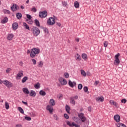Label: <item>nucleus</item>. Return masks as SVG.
Wrapping results in <instances>:
<instances>
[{
  "label": "nucleus",
  "mask_w": 127,
  "mask_h": 127,
  "mask_svg": "<svg viewBox=\"0 0 127 127\" xmlns=\"http://www.w3.org/2000/svg\"><path fill=\"white\" fill-rule=\"evenodd\" d=\"M39 53H40V50L39 49L33 48L31 50L30 57L34 58Z\"/></svg>",
  "instance_id": "1"
},
{
  "label": "nucleus",
  "mask_w": 127,
  "mask_h": 127,
  "mask_svg": "<svg viewBox=\"0 0 127 127\" xmlns=\"http://www.w3.org/2000/svg\"><path fill=\"white\" fill-rule=\"evenodd\" d=\"M32 31L34 36H38V35H39V33H40V30L36 27H33L32 28Z\"/></svg>",
  "instance_id": "2"
},
{
  "label": "nucleus",
  "mask_w": 127,
  "mask_h": 127,
  "mask_svg": "<svg viewBox=\"0 0 127 127\" xmlns=\"http://www.w3.org/2000/svg\"><path fill=\"white\" fill-rule=\"evenodd\" d=\"M78 117L79 118V120H80L82 123H85L87 120V118L85 117V114L83 113H81L78 114Z\"/></svg>",
  "instance_id": "3"
},
{
  "label": "nucleus",
  "mask_w": 127,
  "mask_h": 127,
  "mask_svg": "<svg viewBox=\"0 0 127 127\" xmlns=\"http://www.w3.org/2000/svg\"><path fill=\"white\" fill-rule=\"evenodd\" d=\"M120 53H118L115 56L114 65H116V66H119V64L121 63L120 59H119V57H120Z\"/></svg>",
  "instance_id": "4"
},
{
  "label": "nucleus",
  "mask_w": 127,
  "mask_h": 127,
  "mask_svg": "<svg viewBox=\"0 0 127 127\" xmlns=\"http://www.w3.org/2000/svg\"><path fill=\"white\" fill-rule=\"evenodd\" d=\"M55 22H56L55 19L52 17H51L47 20V23L48 25H54V24H55Z\"/></svg>",
  "instance_id": "5"
},
{
  "label": "nucleus",
  "mask_w": 127,
  "mask_h": 127,
  "mask_svg": "<svg viewBox=\"0 0 127 127\" xmlns=\"http://www.w3.org/2000/svg\"><path fill=\"white\" fill-rule=\"evenodd\" d=\"M23 76V71L20 70L17 74L16 76V80H20L21 79V77Z\"/></svg>",
  "instance_id": "6"
},
{
  "label": "nucleus",
  "mask_w": 127,
  "mask_h": 127,
  "mask_svg": "<svg viewBox=\"0 0 127 127\" xmlns=\"http://www.w3.org/2000/svg\"><path fill=\"white\" fill-rule=\"evenodd\" d=\"M47 11L45 10L39 13V16L41 18H45L46 16H47Z\"/></svg>",
  "instance_id": "7"
},
{
  "label": "nucleus",
  "mask_w": 127,
  "mask_h": 127,
  "mask_svg": "<svg viewBox=\"0 0 127 127\" xmlns=\"http://www.w3.org/2000/svg\"><path fill=\"white\" fill-rule=\"evenodd\" d=\"M3 84H4L5 86H6V87H7L8 88H11V87H12V83L8 81V80H5L3 81Z\"/></svg>",
  "instance_id": "8"
},
{
  "label": "nucleus",
  "mask_w": 127,
  "mask_h": 127,
  "mask_svg": "<svg viewBox=\"0 0 127 127\" xmlns=\"http://www.w3.org/2000/svg\"><path fill=\"white\" fill-rule=\"evenodd\" d=\"M59 81L61 85H66L67 84V80L63 77H60L59 78Z\"/></svg>",
  "instance_id": "9"
},
{
  "label": "nucleus",
  "mask_w": 127,
  "mask_h": 127,
  "mask_svg": "<svg viewBox=\"0 0 127 127\" xmlns=\"http://www.w3.org/2000/svg\"><path fill=\"white\" fill-rule=\"evenodd\" d=\"M19 8V7L16 5V4H13L11 7V9L12 11H15Z\"/></svg>",
  "instance_id": "10"
},
{
  "label": "nucleus",
  "mask_w": 127,
  "mask_h": 127,
  "mask_svg": "<svg viewBox=\"0 0 127 127\" xmlns=\"http://www.w3.org/2000/svg\"><path fill=\"white\" fill-rule=\"evenodd\" d=\"M109 103L111 105H113V106H115L116 108H119V104H118L117 102H115V101L110 100Z\"/></svg>",
  "instance_id": "11"
},
{
  "label": "nucleus",
  "mask_w": 127,
  "mask_h": 127,
  "mask_svg": "<svg viewBox=\"0 0 127 127\" xmlns=\"http://www.w3.org/2000/svg\"><path fill=\"white\" fill-rule=\"evenodd\" d=\"M47 110L49 111L50 114H52V113H53V107L51 105L47 106Z\"/></svg>",
  "instance_id": "12"
},
{
  "label": "nucleus",
  "mask_w": 127,
  "mask_h": 127,
  "mask_svg": "<svg viewBox=\"0 0 127 127\" xmlns=\"http://www.w3.org/2000/svg\"><path fill=\"white\" fill-rule=\"evenodd\" d=\"M114 120L117 122V123H119L120 121H121V117H120V115H116L114 116Z\"/></svg>",
  "instance_id": "13"
},
{
  "label": "nucleus",
  "mask_w": 127,
  "mask_h": 127,
  "mask_svg": "<svg viewBox=\"0 0 127 127\" xmlns=\"http://www.w3.org/2000/svg\"><path fill=\"white\" fill-rule=\"evenodd\" d=\"M68 85L71 87V88H74V86H76V82H71V80L68 81Z\"/></svg>",
  "instance_id": "14"
},
{
  "label": "nucleus",
  "mask_w": 127,
  "mask_h": 127,
  "mask_svg": "<svg viewBox=\"0 0 127 127\" xmlns=\"http://www.w3.org/2000/svg\"><path fill=\"white\" fill-rule=\"evenodd\" d=\"M56 104V102H55V100L53 99H51L50 100V105L51 106H55V104Z\"/></svg>",
  "instance_id": "15"
},
{
  "label": "nucleus",
  "mask_w": 127,
  "mask_h": 127,
  "mask_svg": "<svg viewBox=\"0 0 127 127\" xmlns=\"http://www.w3.org/2000/svg\"><path fill=\"white\" fill-rule=\"evenodd\" d=\"M22 91L23 92V93H24L25 94L28 95V94H29V91H28V89H27V88L25 87L23 88L22 89Z\"/></svg>",
  "instance_id": "16"
},
{
  "label": "nucleus",
  "mask_w": 127,
  "mask_h": 127,
  "mask_svg": "<svg viewBox=\"0 0 127 127\" xmlns=\"http://www.w3.org/2000/svg\"><path fill=\"white\" fill-rule=\"evenodd\" d=\"M97 102H104V97L103 96L98 97L96 98Z\"/></svg>",
  "instance_id": "17"
},
{
  "label": "nucleus",
  "mask_w": 127,
  "mask_h": 127,
  "mask_svg": "<svg viewBox=\"0 0 127 127\" xmlns=\"http://www.w3.org/2000/svg\"><path fill=\"white\" fill-rule=\"evenodd\" d=\"M12 27L13 29H14V30H16L18 27V24L17 23H14L12 24Z\"/></svg>",
  "instance_id": "18"
},
{
  "label": "nucleus",
  "mask_w": 127,
  "mask_h": 127,
  "mask_svg": "<svg viewBox=\"0 0 127 127\" xmlns=\"http://www.w3.org/2000/svg\"><path fill=\"white\" fill-rule=\"evenodd\" d=\"M30 96L31 97H35V96H36V93L33 90H31L30 91Z\"/></svg>",
  "instance_id": "19"
},
{
  "label": "nucleus",
  "mask_w": 127,
  "mask_h": 127,
  "mask_svg": "<svg viewBox=\"0 0 127 127\" xmlns=\"http://www.w3.org/2000/svg\"><path fill=\"white\" fill-rule=\"evenodd\" d=\"M73 121L75 122V123H77V124H80V119L78 117H74Z\"/></svg>",
  "instance_id": "20"
},
{
  "label": "nucleus",
  "mask_w": 127,
  "mask_h": 127,
  "mask_svg": "<svg viewBox=\"0 0 127 127\" xmlns=\"http://www.w3.org/2000/svg\"><path fill=\"white\" fill-rule=\"evenodd\" d=\"M13 38V34H9L8 35V36H7L8 40H12Z\"/></svg>",
  "instance_id": "21"
},
{
  "label": "nucleus",
  "mask_w": 127,
  "mask_h": 127,
  "mask_svg": "<svg viewBox=\"0 0 127 127\" xmlns=\"http://www.w3.org/2000/svg\"><path fill=\"white\" fill-rule=\"evenodd\" d=\"M70 110H71L70 107L66 105L65 106V111L67 113V114H70Z\"/></svg>",
  "instance_id": "22"
},
{
  "label": "nucleus",
  "mask_w": 127,
  "mask_h": 127,
  "mask_svg": "<svg viewBox=\"0 0 127 127\" xmlns=\"http://www.w3.org/2000/svg\"><path fill=\"white\" fill-rule=\"evenodd\" d=\"M81 57L85 61L88 60V57H87V54H82Z\"/></svg>",
  "instance_id": "23"
},
{
  "label": "nucleus",
  "mask_w": 127,
  "mask_h": 127,
  "mask_svg": "<svg viewBox=\"0 0 127 127\" xmlns=\"http://www.w3.org/2000/svg\"><path fill=\"white\" fill-rule=\"evenodd\" d=\"M70 103L72 105H73V106H75V105H76V101L74 99V98H73V97L70 98Z\"/></svg>",
  "instance_id": "24"
},
{
  "label": "nucleus",
  "mask_w": 127,
  "mask_h": 127,
  "mask_svg": "<svg viewBox=\"0 0 127 127\" xmlns=\"http://www.w3.org/2000/svg\"><path fill=\"white\" fill-rule=\"evenodd\" d=\"M8 20V19L6 17H5L4 19L1 20V23H6Z\"/></svg>",
  "instance_id": "25"
},
{
  "label": "nucleus",
  "mask_w": 127,
  "mask_h": 127,
  "mask_svg": "<svg viewBox=\"0 0 127 127\" xmlns=\"http://www.w3.org/2000/svg\"><path fill=\"white\" fill-rule=\"evenodd\" d=\"M76 60H78V61H81V56L79 55V54H76V55L75 56Z\"/></svg>",
  "instance_id": "26"
},
{
  "label": "nucleus",
  "mask_w": 127,
  "mask_h": 127,
  "mask_svg": "<svg viewBox=\"0 0 127 127\" xmlns=\"http://www.w3.org/2000/svg\"><path fill=\"white\" fill-rule=\"evenodd\" d=\"M74 5L76 8H79V6H80V4H79V2H78V1H77L74 2Z\"/></svg>",
  "instance_id": "27"
},
{
  "label": "nucleus",
  "mask_w": 127,
  "mask_h": 127,
  "mask_svg": "<svg viewBox=\"0 0 127 127\" xmlns=\"http://www.w3.org/2000/svg\"><path fill=\"white\" fill-rule=\"evenodd\" d=\"M16 16L18 18V19H20V18H21V17L22 16V15L20 13H17L16 14Z\"/></svg>",
  "instance_id": "28"
},
{
  "label": "nucleus",
  "mask_w": 127,
  "mask_h": 127,
  "mask_svg": "<svg viewBox=\"0 0 127 127\" xmlns=\"http://www.w3.org/2000/svg\"><path fill=\"white\" fill-rule=\"evenodd\" d=\"M5 108L6 110H8L9 109V104L7 102H5Z\"/></svg>",
  "instance_id": "29"
},
{
  "label": "nucleus",
  "mask_w": 127,
  "mask_h": 127,
  "mask_svg": "<svg viewBox=\"0 0 127 127\" xmlns=\"http://www.w3.org/2000/svg\"><path fill=\"white\" fill-rule=\"evenodd\" d=\"M39 94L41 96H45L46 95V92L43 90H41L39 92Z\"/></svg>",
  "instance_id": "30"
},
{
  "label": "nucleus",
  "mask_w": 127,
  "mask_h": 127,
  "mask_svg": "<svg viewBox=\"0 0 127 127\" xmlns=\"http://www.w3.org/2000/svg\"><path fill=\"white\" fill-rule=\"evenodd\" d=\"M27 80H28V77H27V76L24 77L22 79V83H25Z\"/></svg>",
  "instance_id": "31"
},
{
  "label": "nucleus",
  "mask_w": 127,
  "mask_h": 127,
  "mask_svg": "<svg viewBox=\"0 0 127 127\" xmlns=\"http://www.w3.org/2000/svg\"><path fill=\"white\" fill-rule=\"evenodd\" d=\"M34 87L35 89H39L40 88V83L39 82L37 83L36 84L34 85Z\"/></svg>",
  "instance_id": "32"
},
{
  "label": "nucleus",
  "mask_w": 127,
  "mask_h": 127,
  "mask_svg": "<svg viewBox=\"0 0 127 127\" xmlns=\"http://www.w3.org/2000/svg\"><path fill=\"white\" fill-rule=\"evenodd\" d=\"M18 111H19L21 114H24V111L21 107H18Z\"/></svg>",
  "instance_id": "33"
},
{
  "label": "nucleus",
  "mask_w": 127,
  "mask_h": 127,
  "mask_svg": "<svg viewBox=\"0 0 127 127\" xmlns=\"http://www.w3.org/2000/svg\"><path fill=\"white\" fill-rule=\"evenodd\" d=\"M117 127H127V126H126L125 124H122V123H118L117 125Z\"/></svg>",
  "instance_id": "34"
},
{
  "label": "nucleus",
  "mask_w": 127,
  "mask_h": 127,
  "mask_svg": "<svg viewBox=\"0 0 127 127\" xmlns=\"http://www.w3.org/2000/svg\"><path fill=\"white\" fill-rule=\"evenodd\" d=\"M23 26L25 28H26V29H28V30H29V26H28L26 23H23Z\"/></svg>",
  "instance_id": "35"
},
{
  "label": "nucleus",
  "mask_w": 127,
  "mask_h": 127,
  "mask_svg": "<svg viewBox=\"0 0 127 127\" xmlns=\"http://www.w3.org/2000/svg\"><path fill=\"white\" fill-rule=\"evenodd\" d=\"M35 23L36 25L37 26H40V23H39V21L37 19L35 20Z\"/></svg>",
  "instance_id": "36"
},
{
  "label": "nucleus",
  "mask_w": 127,
  "mask_h": 127,
  "mask_svg": "<svg viewBox=\"0 0 127 127\" xmlns=\"http://www.w3.org/2000/svg\"><path fill=\"white\" fill-rule=\"evenodd\" d=\"M81 75H82V76H84V77H86V76H87V74L86 73V72L84 71V70H81Z\"/></svg>",
  "instance_id": "37"
},
{
  "label": "nucleus",
  "mask_w": 127,
  "mask_h": 127,
  "mask_svg": "<svg viewBox=\"0 0 127 127\" xmlns=\"http://www.w3.org/2000/svg\"><path fill=\"white\" fill-rule=\"evenodd\" d=\"M42 66H43V62H42V61H40L38 64V67L41 68L42 67Z\"/></svg>",
  "instance_id": "38"
},
{
  "label": "nucleus",
  "mask_w": 127,
  "mask_h": 127,
  "mask_svg": "<svg viewBox=\"0 0 127 127\" xmlns=\"http://www.w3.org/2000/svg\"><path fill=\"white\" fill-rule=\"evenodd\" d=\"M103 45L104 47H108V45H109V42H108V41H104Z\"/></svg>",
  "instance_id": "39"
},
{
  "label": "nucleus",
  "mask_w": 127,
  "mask_h": 127,
  "mask_svg": "<svg viewBox=\"0 0 127 127\" xmlns=\"http://www.w3.org/2000/svg\"><path fill=\"white\" fill-rule=\"evenodd\" d=\"M78 90H82V89H83V85H82V84H78Z\"/></svg>",
  "instance_id": "40"
},
{
  "label": "nucleus",
  "mask_w": 127,
  "mask_h": 127,
  "mask_svg": "<svg viewBox=\"0 0 127 127\" xmlns=\"http://www.w3.org/2000/svg\"><path fill=\"white\" fill-rule=\"evenodd\" d=\"M4 13H7V14H10V11L7 9L4 10Z\"/></svg>",
  "instance_id": "41"
},
{
  "label": "nucleus",
  "mask_w": 127,
  "mask_h": 127,
  "mask_svg": "<svg viewBox=\"0 0 127 127\" xmlns=\"http://www.w3.org/2000/svg\"><path fill=\"white\" fill-rule=\"evenodd\" d=\"M64 76L65 78H69V73H68V72L64 73Z\"/></svg>",
  "instance_id": "42"
},
{
  "label": "nucleus",
  "mask_w": 127,
  "mask_h": 127,
  "mask_svg": "<svg viewBox=\"0 0 127 127\" xmlns=\"http://www.w3.org/2000/svg\"><path fill=\"white\" fill-rule=\"evenodd\" d=\"M72 127H80V125L75 124V123L73 122L72 123Z\"/></svg>",
  "instance_id": "43"
},
{
  "label": "nucleus",
  "mask_w": 127,
  "mask_h": 127,
  "mask_svg": "<svg viewBox=\"0 0 127 127\" xmlns=\"http://www.w3.org/2000/svg\"><path fill=\"white\" fill-rule=\"evenodd\" d=\"M54 117L55 118V120H56V121H59V118L57 115H54Z\"/></svg>",
  "instance_id": "44"
},
{
  "label": "nucleus",
  "mask_w": 127,
  "mask_h": 127,
  "mask_svg": "<svg viewBox=\"0 0 127 127\" xmlns=\"http://www.w3.org/2000/svg\"><path fill=\"white\" fill-rule=\"evenodd\" d=\"M127 100L126 99H123L121 100V103H123V104H126V103H127Z\"/></svg>",
  "instance_id": "45"
},
{
  "label": "nucleus",
  "mask_w": 127,
  "mask_h": 127,
  "mask_svg": "<svg viewBox=\"0 0 127 127\" xmlns=\"http://www.w3.org/2000/svg\"><path fill=\"white\" fill-rule=\"evenodd\" d=\"M67 126H69V127H73V125L72 123L69 121H67L66 123Z\"/></svg>",
  "instance_id": "46"
},
{
  "label": "nucleus",
  "mask_w": 127,
  "mask_h": 127,
  "mask_svg": "<svg viewBox=\"0 0 127 127\" xmlns=\"http://www.w3.org/2000/svg\"><path fill=\"white\" fill-rule=\"evenodd\" d=\"M63 6H67V2L65 1H64L62 2Z\"/></svg>",
  "instance_id": "47"
},
{
  "label": "nucleus",
  "mask_w": 127,
  "mask_h": 127,
  "mask_svg": "<svg viewBox=\"0 0 127 127\" xmlns=\"http://www.w3.org/2000/svg\"><path fill=\"white\" fill-rule=\"evenodd\" d=\"M10 71H11V68H7V69L6 70V73H7V74H8V73H9V72H10Z\"/></svg>",
  "instance_id": "48"
},
{
  "label": "nucleus",
  "mask_w": 127,
  "mask_h": 127,
  "mask_svg": "<svg viewBox=\"0 0 127 127\" xmlns=\"http://www.w3.org/2000/svg\"><path fill=\"white\" fill-rule=\"evenodd\" d=\"M25 120H26V121H31V118L30 117H27L26 116L25 117Z\"/></svg>",
  "instance_id": "49"
},
{
  "label": "nucleus",
  "mask_w": 127,
  "mask_h": 127,
  "mask_svg": "<svg viewBox=\"0 0 127 127\" xmlns=\"http://www.w3.org/2000/svg\"><path fill=\"white\" fill-rule=\"evenodd\" d=\"M64 117L65 118V119H66V120H68V119H69V116H68L67 114H64Z\"/></svg>",
  "instance_id": "50"
},
{
  "label": "nucleus",
  "mask_w": 127,
  "mask_h": 127,
  "mask_svg": "<svg viewBox=\"0 0 127 127\" xmlns=\"http://www.w3.org/2000/svg\"><path fill=\"white\" fill-rule=\"evenodd\" d=\"M31 10L33 12H36L37 11V9L36 7H33L31 9Z\"/></svg>",
  "instance_id": "51"
},
{
  "label": "nucleus",
  "mask_w": 127,
  "mask_h": 127,
  "mask_svg": "<svg viewBox=\"0 0 127 127\" xmlns=\"http://www.w3.org/2000/svg\"><path fill=\"white\" fill-rule=\"evenodd\" d=\"M83 90H84V92H88V87L85 86L83 88Z\"/></svg>",
  "instance_id": "52"
},
{
  "label": "nucleus",
  "mask_w": 127,
  "mask_h": 127,
  "mask_svg": "<svg viewBox=\"0 0 127 127\" xmlns=\"http://www.w3.org/2000/svg\"><path fill=\"white\" fill-rule=\"evenodd\" d=\"M44 32H45V33H49V31H48V29L47 28H45V29L44 30Z\"/></svg>",
  "instance_id": "53"
},
{
  "label": "nucleus",
  "mask_w": 127,
  "mask_h": 127,
  "mask_svg": "<svg viewBox=\"0 0 127 127\" xmlns=\"http://www.w3.org/2000/svg\"><path fill=\"white\" fill-rule=\"evenodd\" d=\"M26 16H27V17L28 18V19H31V18H32V17L31 16V15L29 14H27Z\"/></svg>",
  "instance_id": "54"
},
{
  "label": "nucleus",
  "mask_w": 127,
  "mask_h": 127,
  "mask_svg": "<svg viewBox=\"0 0 127 127\" xmlns=\"http://www.w3.org/2000/svg\"><path fill=\"white\" fill-rule=\"evenodd\" d=\"M32 62H33V64L34 65H35V64H36V60L34 59H32Z\"/></svg>",
  "instance_id": "55"
},
{
  "label": "nucleus",
  "mask_w": 127,
  "mask_h": 127,
  "mask_svg": "<svg viewBox=\"0 0 127 127\" xmlns=\"http://www.w3.org/2000/svg\"><path fill=\"white\" fill-rule=\"evenodd\" d=\"M99 83H100V81H95L94 82V85L97 86L98 85V84H99Z\"/></svg>",
  "instance_id": "56"
},
{
  "label": "nucleus",
  "mask_w": 127,
  "mask_h": 127,
  "mask_svg": "<svg viewBox=\"0 0 127 127\" xmlns=\"http://www.w3.org/2000/svg\"><path fill=\"white\" fill-rule=\"evenodd\" d=\"M27 21L29 24H32V20H31V19L27 20Z\"/></svg>",
  "instance_id": "57"
},
{
  "label": "nucleus",
  "mask_w": 127,
  "mask_h": 127,
  "mask_svg": "<svg viewBox=\"0 0 127 127\" xmlns=\"http://www.w3.org/2000/svg\"><path fill=\"white\" fill-rule=\"evenodd\" d=\"M22 103L23 104H24V105H25V106H27V105H28L27 102H24V101H22Z\"/></svg>",
  "instance_id": "58"
},
{
  "label": "nucleus",
  "mask_w": 127,
  "mask_h": 127,
  "mask_svg": "<svg viewBox=\"0 0 127 127\" xmlns=\"http://www.w3.org/2000/svg\"><path fill=\"white\" fill-rule=\"evenodd\" d=\"M22 127V126H21V125H20V124H17L16 125V127Z\"/></svg>",
  "instance_id": "59"
},
{
  "label": "nucleus",
  "mask_w": 127,
  "mask_h": 127,
  "mask_svg": "<svg viewBox=\"0 0 127 127\" xmlns=\"http://www.w3.org/2000/svg\"><path fill=\"white\" fill-rule=\"evenodd\" d=\"M75 41H76V42H79V41H80V39L79 38H76Z\"/></svg>",
  "instance_id": "60"
},
{
  "label": "nucleus",
  "mask_w": 127,
  "mask_h": 127,
  "mask_svg": "<svg viewBox=\"0 0 127 127\" xmlns=\"http://www.w3.org/2000/svg\"><path fill=\"white\" fill-rule=\"evenodd\" d=\"M23 64V63H22V62H20L19 63V65H20V66H22Z\"/></svg>",
  "instance_id": "61"
},
{
  "label": "nucleus",
  "mask_w": 127,
  "mask_h": 127,
  "mask_svg": "<svg viewBox=\"0 0 127 127\" xmlns=\"http://www.w3.org/2000/svg\"><path fill=\"white\" fill-rule=\"evenodd\" d=\"M57 25L59 27L61 26V23H57Z\"/></svg>",
  "instance_id": "62"
},
{
  "label": "nucleus",
  "mask_w": 127,
  "mask_h": 127,
  "mask_svg": "<svg viewBox=\"0 0 127 127\" xmlns=\"http://www.w3.org/2000/svg\"><path fill=\"white\" fill-rule=\"evenodd\" d=\"M91 110H92V108H91V107H88V111L89 112H91Z\"/></svg>",
  "instance_id": "63"
},
{
  "label": "nucleus",
  "mask_w": 127,
  "mask_h": 127,
  "mask_svg": "<svg viewBox=\"0 0 127 127\" xmlns=\"http://www.w3.org/2000/svg\"><path fill=\"white\" fill-rule=\"evenodd\" d=\"M27 53V54H29V53H31V51L28 50Z\"/></svg>",
  "instance_id": "64"
}]
</instances>
